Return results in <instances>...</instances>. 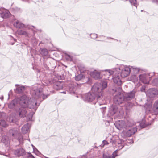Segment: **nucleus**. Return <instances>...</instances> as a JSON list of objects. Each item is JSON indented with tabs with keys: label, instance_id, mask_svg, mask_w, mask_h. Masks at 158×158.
Masks as SVG:
<instances>
[{
	"label": "nucleus",
	"instance_id": "5701e85b",
	"mask_svg": "<svg viewBox=\"0 0 158 158\" xmlns=\"http://www.w3.org/2000/svg\"><path fill=\"white\" fill-rule=\"evenodd\" d=\"M153 110L155 114L158 113V101H156L154 103Z\"/></svg>",
	"mask_w": 158,
	"mask_h": 158
},
{
	"label": "nucleus",
	"instance_id": "37998d69",
	"mask_svg": "<svg viewBox=\"0 0 158 158\" xmlns=\"http://www.w3.org/2000/svg\"><path fill=\"white\" fill-rule=\"evenodd\" d=\"M150 74H152V75H154V74L153 73H151Z\"/></svg>",
	"mask_w": 158,
	"mask_h": 158
},
{
	"label": "nucleus",
	"instance_id": "4c0bfd02",
	"mask_svg": "<svg viewBox=\"0 0 158 158\" xmlns=\"http://www.w3.org/2000/svg\"><path fill=\"white\" fill-rule=\"evenodd\" d=\"M103 144L105 145V144H106L107 143V142L106 140H103Z\"/></svg>",
	"mask_w": 158,
	"mask_h": 158
},
{
	"label": "nucleus",
	"instance_id": "c85d7f7f",
	"mask_svg": "<svg viewBox=\"0 0 158 158\" xmlns=\"http://www.w3.org/2000/svg\"><path fill=\"white\" fill-rule=\"evenodd\" d=\"M152 84L153 85L158 86V78L154 79L152 81Z\"/></svg>",
	"mask_w": 158,
	"mask_h": 158
},
{
	"label": "nucleus",
	"instance_id": "f704fd0d",
	"mask_svg": "<svg viewBox=\"0 0 158 158\" xmlns=\"http://www.w3.org/2000/svg\"><path fill=\"white\" fill-rule=\"evenodd\" d=\"M27 156L28 158H35L31 153H28Z\"/></svg>",
	"mask_w": 158,
	"mask_h": 158
},
{
	"label": "nucleus",
	"instance_id": "473e14b6",
	"mask_svg": "<svg viewBox=\"0 0 158 158\" xmlns=\"http://www.w3.org/2000/svg\"><path fill=\"white\" fill-rule=\"evenodd\" d=\"M18 140L20 143H22L23 140V137L21 135H19V136L18 138Z\"/></svg>",
	"mask_w": 158,
	"mask_h": 158
},
{
	"label": "nucleus",
	"instance_id": "de8ad7c7",
	"mask_svg": "<svg viewBox=\"0 0 158 158\" xmlns=\"http://www.w3.org/2000/svg\"><path fill=\"white\" fill-rule=\"evenodd\" d=\"M0 154H1V153H0Z\"/></svg>",
	"mask_w": 158,
	"mask_h": 158
},
{
	"label": "nucleus",
	"instance_id": "1a4fd4ad",
	"mask_svg": "<svg viewBox=\"0 0 158 158\" xmlns=\"http://www.w3.org/2000/svg\"><path fill=\"white\" fill-rule=\"evenodd\" d=\"M14 154L16 156L19 157L23 156L25 154V150L22 148H20L15 150Z\"/></svg>",
	"mask_w": 158,
	"mask_h": 158
},
{
	"label": "nucleus",
	"instance_id": "f8f14e48",
	"mask_svg": "<svg viewBox=\"0 0 158 158\" xmlns=\"http://www.w3.org/2000/svg\"><path fill=\"white\" fill-rule=\"evenodd\" d=\"M20 99V98L13 100L8 104V108L11 109L14 108L17 104L18 101H19V103Z\"/></svg>",
	"mask_w": 158,
	"mask_h": 158
},
{
	"label": "nucleus",
	"instance_id": "bb28decb",
	"mask_svg": "<svg viewBox=\"0 0 158 158\" xmlns=\"http://www.w3.org/2000/svg\"><path fill=\"white\" fill-rule=\"evenodd\" d=\"M0 126L4 127H6L7 126L6 121L3 120H0Z\"/></svg>",
	"mask_w": 158,
	"mask_h": 158
},
{
	"label": "nucleus",
	"instance_id": "2f4dec72",
	"mask_svg": "<svg viewBox=\"0 0 158 158\" xmlns=\"http://www.w3.org/2000/svg\"><path fill=\"white\" fill-rule=\"evenodd\" d=\"M129 1L132 5L136 6L137 5L136 0H129Z\"/></svg>",
	"mask_w": 158,
	"mask_h": 158
},
{
	"label": "nucleus",
	"instance_id": "393cba45",
	"mask_svg": "<svg viewBox=\"0 0 158 158\" xmlns=\"http://www.w3.org/2000/svg\"><path fill=\"white\" fill-rule=\"evenodd\" d=\"M18 34L20 35H27V34L25 31L22 30H19L17 31Z\"/></svg>",
	"mask_w": 158,
	"mask_h": 158
},
{
	"label": "nucleus",
	"instance_id": "f03ea898",
	"mask_svg": "<svg viewBox=\"0 0 158 158\" xmlns=\"http://www.w3.org/2000/svg\"><path fill=\"white\" fill-rule=\"evenodd\" d=\"M135 93V90H133L128 93L124 94L119 93L114 97V103L115 104L119 105L125 101L130 100L134 97Z\"/></svg>",
	"mask_w": 158,
	"mask_h": 158
},
{
	"label": "nucleus",
	"instance_id": "a878e982",
	"mask_svg": "<svg viewBox=\"0 0 158 158\" xmlns=\"http://www.w3.org/2000/svg\"><path fill=\"white\" fill-rule=\"evenodd\" d=\"M84 76L82 74H80L75 77V80L77 81H79L83 78Z\"/></svg>",
	"mask_w": 158,
	"mask_h": 158
},
{
	"label": "nucleus",
	"instance_id": "a19ab883",
	"mask_svg": "<svg viewBox=\"0 0 158 158\" xmlns=\"http://www.w3.org/2000/svg\"><path fill=\"white\" fill-rule=\"evenodd\" d=\"M12 136L14 137V135H15V134L14 133H12Z\"/></svg>",
	"mask_w": 158,
	"mask_h": 158
},
{
	"label": "nucleus",
	"instance_id": "4be33fe9",
	"mask_svg": "<svg viewBox=\"0 0 158 158\" xmlns=\"http://www.w3.org/2000/svg\"><path fill=\"white\" fill-rule=\"evenodd\" d=\"M2 142L5 145H7L9 143L10 141L7 136H4L2 138Z\"/></svg>",
	"mask_w": 158,
	"mask_h": 158
},
{
	"label": "nucleus",
	"instance_id": "2eb2a0df",
	"mask_svg": "<svg viewBox=\"0 0 158 158\" xmlns=\"http://www.w3.org/2000/svg\"><path fill=\"white\" fill-rule=\"evenodd\" d=\"M30 124L28 123H27L24 125L22 128V132L23 134H26L28 131Z\"/></svg>",
	"mask_w": 158,
	"mask_h": 158
},
{
	"label": "nucleus",
	"instance_id": "dca6fc26",
	"mask_svg": "<svg viewBox=\"0 0 158 158\" xmlns=\"http://www.w3.org/2000/svg\"><path fill=\"white\" fill-rule=\"evenodd\" d=\"M90 75L92 77L94 78L95 79H98L100 78V73L95 70L94 71L90 73Z\"/></svg>",
	"mask_w": 158,
	"mask_h": 158
},
{
	"label": "nucleus",
	"instance_id": "7c9ffc66",
	"mask_svg": "<svg viewBox=\"0 0 158 158\" xmlns=\"http://www.w3.org/2000/svg\"><path fill=\"white\" fill-rule=\"evenodd\" d=\"M34 114V113L33 112H31L28 114L27 118L29 120L31 121L32 120L33 115Z\"/></svg>",
	"mask_w": 158,
	"mask_h": 158
},
{
	"label": "nucleus",
	"instance_id": "423d86ee",
	"mask_svg": "<svg viewBox=\"0 0 158 158\" xmlns=\"http://www.w3.org/2000/svg\"><path fill=\"white\" fill-rule=\"evenodd\" d=\"M21 107L17 110L16 113V114L19 115L20 118H23L26 116L27 114V108L20 105Z\"/></svg>",
	"mask_w": 158,
	"mask_h": 158
},
{
	"label": "nucleus",
	"instance_id": "aec40b11",
	"mask_svg": "<svg viewBox=\"0 0 158 158\" xmlns=\"http://www.w3.org/2000/svg\"><path fill=\"white\" fill-rule=\"evenodd\" d=\"M25 89V87L23 86H18L16 88L15 91V93L20 94L22 93Z\"/></svg>",
	"mask_w": 158,
	"mask_h": 158
},
{
	"label": "nucleus",
	"instance_id": "cd10ccee",
	"mask_svg": "<svg viewBox=\"0 0 158 158\" xmlns=\"http://www.w3.org/2000/svg\"><path fill=\"white\" fill-rule=\"evenodd\" d=\"M69 91L71 93H75V89L74 88V87L73 85H71L69 87Z\"/></svg>",
	"mask_w": 158,
	"mask_h": 158
},
{
	"label": "nucleus",
	"instance_id": "f3484780",
	"mask_svg": "<svg viewBox=\"0 0 158 158\" xmlns=\"http://www.w3.org/2000/svg\"><path fill=\"white\" fill-rule=\"evenodd\" d=\"M54 88L58 90L61 89L63 88V84L60 82L58 81L54 85Z\"/></svg>",
	"mask_w": 158,
	"mask_h": 158
},
{
	"label": "nucleus",
	"instance_id": "c756f323",
	"mask_svg": "<svg viewBox=\"0 0 158 158\" xmlns=\"http://www.w3.org/2000/svg\"><path fill=\"white\" fill-rule=\"evenodd\" d=\"M132 106V103L130 102H128L126 104V108L127 110L130 109Z\"/></svg>",
	"mask_w": 158,
	"mask_h": 158
},
{
	"label": "nucleus",
	"instance_id": "20e7f679",
	"mask_svg": "<svg viewBox=\"0 0 158 158\" xmlns=\"http://www.w3.org/2000/svg\"><path fill=\"white\" fill-rule=\"evenodd\" d=\"M109 76L114 74L112 78L113 82L118 85L121 84L122 81L120 79L121 77L119 73H118L116 71H113L110 70H104Z\"/></svg>",
	"mask_w": 158,
	"mask_h": 158
},
{
	"label": "nucleus",
	"instance_id": "ea45409f",
	"mask_svg": "<svg viewBox=\"0 0 158 158\" xmlns=\"http://www.w3.org/2000/svg\"><path fill=\"white\" fill-rule=\"evenodd\" d=\"M153 2L157 3H158V1L157 0H153Z\"/></svg>",
	"mask_w": 158,
	"mask_h": 158
},
{
	"label": "nucleus",
	"instance_id": "79ce46f5",
	"mask_svg": "<svg viewBox=\"0 0 158 158\" xmlns=\"http://www.w3.org/2000/svg\"><path fill=\"white\" fill-rule=\"evenodd\" d=\"M62 93H63L64 94H66V92H63Z\"/></svg>",
	"mask_w": 158,
	"mask_h": 158
},
{
	"label": "nucleus",
	"instance_id": "49530a36",
	"mask_svg": "<svg viewBox=\"0 0 158 158\" xmlns=\"http://www.w3.org/2000/svg\"><path fill=\"white\" fill-rule=\"evenodd\" d=\"M68 56H69V57H70V56L69 55Z\"/></svg>",
	"mask_w": 158,
	"mask_h": 158
},
{
	"label": "nucleus",
	"instance_id": "9d476101",
	"mask_svg": "<svg viewBox=\"0 0 158 158\" xmlns=\"http://www.w3.org/2000/svg\"><path fill=\"white\" fill-rule=\"evenodd\" d=\"M33 93L35 96H37L38 98H42L43 99L46 98L48 96V95H44L41 92L40 90L38 89L36 90H34Z\"/></svg>",
	"mask_w": 158,
	"mask_h": 158
},
{
	"label": "nucleus",
	"instance_id": "c03bdc74",
	"mask_svg": "<svg viewBox=\"0 0 158 158\" xmlns=\"http://www.w3.org/2000/svg\"><path fill=\"white\" fill-rule=\"evenodd\" d=\"M15 86H18V85H17V84H16V85H15Z\"/></svg>",
	"mask_w": 158,
	"mask_h": 158
},
{
	"label": "nucleus",
	"instance_id": "f257e3e1",
	"mask_svg": "<svg viewBox=\"0 0 158 158\" xmlns=\"http://www.w3.org/2000/svg\"><path fill=\"white\" fill-rule=\"evenodd\" d=\"M107 87V82L103 81L94 85L92 88V93H89L83 95V99L88 102H92L96 99L98 103L104 99L103 97V90Z\"/></svg>",
	"mask_w": 158,
	"mask_h": 158
},
{
	"label": "nucleus",
	"instance_id": "412c9836",
	"mask_svg": "<svg viewBox=\"0 0 158 158\" xmlns=\"http://www.w3.org/2000/svg\"><path fill=\"white\" fill-rule=\"evenodd\" d=\"M14 26L17 28H22L24 27V25L21 22L17 21L14 24Z\"/></svg>",
	"mask_w": 158,
	"mask_h": 158
},
{
	"label": "nucleus",
	"instance_id": "e433bc0d",
	"mask_svg": "<svg viewBox=\"0 0 158 158\" xmlns=\"http://www.w3.org/2000/svg\"><path fill=\"white\" fill-rule=\"evenodd\" d=\"M140 127L142 128H143L145 127V124L143 123H141L139 124Z\"/></svg>",
	"mask_w": 158,
	"mask_h": 158
},
{
	"label": "nucleus",
	"instance_id": "7ed1b4c3",
	"mask_svg": "<svg viewBox=\"0 0 158 158\" xmlns=\"http://www.w3.org/2000/svg\"><path fill=\"white\" fill-rule=\"evenodd\" d=\"M19 104L27 108L34 109L35 111L39 106V104L37 106V101L35 98H32L29 99L26 95H23L20 98Z\"/></svg>",
	"mask_w": 158,
	"mask_h": 158
},
{
	"label": "nucleus",
	"instance_id": "6ab92c4d",
	"mask_svg": "<svg viewBox=\"0 0 158 158\" xmlns=\"http://www.w3.org/2000/svg\"><path fill=\"white\" fill-rule=\"evenodd\" d=\"M116 151H115L112 154V155L108 154H103V158H115L117 156Z\"/></svg>",
	"mask_w": 158,
	"mask_h": 158
},
{
	"label": "nucleus",
	"instance_id": "a211bd4d",
	"mask_svg": "<svg viewBox=\"0 0 158 158\" xmlns=\"http://www.w3.org/2000/svg\"><path fill=\"white\" fill-rule=\"evenodd\" d=\"M153 89H149L146 93L147 96L150 98L154 97L156 96V93L152 91Z\"/></svg>",
	"mask_w": 158,
	"mask_h": 158
},
{
	"label": "nucleus",
	"instance_id": "0eeeda50",
	"mask_svg": "<svg viewBox=\"0 0 158 158\" xmlns=\"http://www.w3.org/2000/svg\"><path fill=\"white\" fill-rule=\"evenodd\" d=\"M150 75L143 74L140 75L139 78L140 81L144 84H148L150 80Z\"/></svg>",
	"mask_w": 158,
	"mask_h": 158
},
{
	"label": "nucleus",
	"instance_id": "4468645a",
	"mask_svg": "<svg viewBox=\"0 0 158 158\" xmlns=\"http://www.w3.org/2000/svg\"><path fill=\"white\" fill-rule=\"evenodd\" d=\"M2 10V8L0 9V14L1 17L3 18L8 17L10 14V13L9 11L8 10L1 11Z\"/></svg>",
	"mask_w": 158,
	"mask_h": 158
},
{
	"label": "nucleus",
	"instance_id": "c9c22d12",
	"mask_svg": "<svg viewBox=\"0 0 158 158\" xmlns=\"http://www.w3.org/2000/svg\"><path fill=\"white\" fill-rule=\"evenodd\" d=\"M91 37L93 39L96 38L97 37V35L95 34H93L91 35Z\"/></svg>",
	"mask_w": 158,
	"mask_h": 158
},
{
	"label": "nucleus",
	"instance_id": "58836bf2",
	"mask_svg": "<svg viewBox=\"0 0 158 158\" xmlns=\"http://www.w3.org/2000/svg\"><path fill=\"white\" fill-rule=\"evenodd\" d=\"M44 66L46 69H47L48 68L47 65L46 64L44 63Z\"/></svg>",
	"mask_w": 158,
	"mask_h": 158
},
{
	"label": "nucleus",
	"instance_id": "b1692460",
	"mask_svg": "<svg viewBox=\"0 0 158 158\" xmlns=\"http://www.w3.org/2000/svg\"><path fill=\"white\" fill-rule=\"evenodd\" d=\"M48 51L46 49H43L41 51L40 53L43 56H47L48 55Z\"/></svg>",
	"mask_w": 158,
	"mask_h": 158
},
{
	"label": "nucleus",
	"instance_id": "72a5a7b5",
	"mask_svg": "<svg viewBox=\"0 0 158 158\" xmlns=\"http://www.w3.org/2000/svg\"><path fill=\"white\" fill-rule=\"evenodd\" d=\"M133 69L135 73H138L140 70L139 68H133Z\"/></svg>",
	"mask_w": 158,
	"mask_h": 158
},
{
	"label": "nucleus",
	"instance_id": "39448f33",
	"mask_svg": "<svg viewBox=\"0 0 158 158\" xmlns=\"http://www.w3.org/2000/svg\"><path fill=\"white\" fill-rule=\"evenodd\" d=\"M119 69L121 71L120 75L121 77H123L128 76L131 71L130 68L129 67L124 66L123 65L119 67Z\"/></svg>",
	"mask_w": 158,
	"mask_h": 158
},
{
	"label": "nucleus",
	"instance_id": "9b49d317",
	"mask_svg": "<svg viewBox=\"0 0 158 158\" xmlns=\"http://www.w3.org/2000/svg\"><path fill=\"white\" fill-rule=\"evenodd\" d=\"M109 112L111 115H114L115 114H118L119 112L118 110V108L116 106L112 105L110 106Z\"/></svg>",
	"mask_w": 158,
	"mask_h": 158
},
{
	"label": "nucleus",
	"instance_id": "ddd939ff",
	"mask_svg": "<svg viewBox=\"0 0 158 158\" xmlns=\"http://www.w3.org/2000/svg\"><path fill=\"white\" fill-rule=\"evenodd\" d=\"M136 127H133L128 130L126 132L127 135L128 137H130L134 134L137 131Z\"/></svg>",
	"mask_w": 158,
	"mask_h": 158
},
{
	"label": "nucleus",
	"instance_id": "6e6552de",
	"mask_svg": "<svg viewBox=\"0 0 158 158\" xmlns=\"http://www.w3.org/2000/svg\"><path fill=\"white\" fill-rule=\"evenodd\" d=\"M114 124L116 127L119 130H121L123 128H125L126 127L125 122L122 120L117 121L115 122Z\"/></svg>",
	"mask_w": 158,
	"mask_h": 158
},
{
	"label": "nucleus",
	"instance_id": "a18cd8bd",
	"mask_svg": "<svg viewBox=\"0 0 158 158\" xmlns=\"http://www.w3.org/2000/svg\"><path fill=\"white\" fill-rule=\"evenodd\" d=\"M3 97H2V98H1L2 99H2H3Z\"/></svg>",
	"mask_w": 158,
	"mask_h": 158
}]
</instances>
